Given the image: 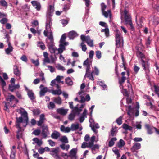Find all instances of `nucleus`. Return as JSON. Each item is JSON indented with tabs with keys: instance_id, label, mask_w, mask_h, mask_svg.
Returning a JSON list of instances; mask_svg holds the SVG:
<instances>
[{
	"instance_id": "1",
	"label": "nucleus",
	"mask_w": 159,
	"mask_h": 159,
	"mask_svg": "<svg viewBox=\"0 0 159 159\" xmlns=\"http://www.w3.org/2000/svg\"><path fill=\"white\" fill-rule=\"evenodd\" d=\"M52 21L50 18L47 19L46 25V29L43 32L45 36L48 37V38L46 39V42L51 53L54 52L53 49L55 47L53 37L51 30Z\"/></svg>"
},
{
	"instance_id": "2",
	"label": "nucleus",
	"mask_w": 159,
	"mask_h": 159,
	"mask_svg": "<svg viewBox=\"0 0 159 159\" xmlns=\"http://www.w3.org/2000/svg\"><path fill=\"white\" fill-rule=\"evenodd\" d=\"M116 40V47L122 46L123 44V37L120 31L117 29L114 32Z\"/></svg>"
},
{
	"instance_id": "3",
	"label": "nucleus",
	"mask_w": 159,
	"mask_h": 159,
	"mask_svg": "<svg viewBox=\"0 0 159 159\" xmlns=\"http://www.w3.org/2000/svg\"><path fill=\"white\" fill-rule=\"evenodd\" d=\"M95 139V137L94 136H93L90 138L89 135L86 134L84 137V140L87 142H84L83 143L81 146L82 148H84L91 147L93 144L92 141Z\"/></svg>"
},
{
	"instance_id": "4",
	"label": "nucleus",
	"mask_w": 159,
	"mask_h": 159,
	"mask_svg": "<svg viewBox=\"0 0 159 159\" xmlns=\"http://www.w3.org/2000/svg\"><path fill=\"white\" fill-rule=\"evenodd\" d=\"M121 14L125 16V24L129 25L131 28H133L131 19L128 13V11L125 10L124 11L121 12Z\"/></svg>"
},
{
	"instance_id": "5",
	"label": "nucleus",
	"mask_w": 159,
	"mask_h": 159,
	"mask_svg": "<svg viewBox=\"0 0 159 159\" xmlns=\"http://www.w3.org/2000/svg\"><path fill=\"white\" fill-rule=\"evenodd\" d=\"M70 107V108L72 109L73 112L75 114H79L80 112L81 111L82 109L84 106V104H82L80 109L78 108V105L74 108L73 107V102H70L69 103Z\"/></svg>"
},
{
	"instance_id": "6",
	"label": "nucleus",
	"mask_w": 159,
	"mask_h": 159,
	"mask_svg": "<svg viewBox=\"0 0 159 159\" xmlns=\"http://www.w3.org/2000/svg\"><path fill=\"white\" fill-rule=\"evenodd\" d=\"M60 152V148L58 147L53 148L50 151V154L55 159H61L58 154Z\"/></svg>"
},
{
	"instance_id": "7",
	"label": "nucleus",
	"mask_w": 159,
	"mask_h": 159,
	"mask_svg": "<svg viewBox=\"0 0 159 159\" xmlns=\"http://www.w3.org/2000/svg\"><path fill=\"white\" fill-rule=\"evenodd\" d=\"M81 39L83 41H85L87 44L90 47L93 46V40L90 38L89 36H86L83 35H82L80 37Z\"/></svg>"
},
{
	"instance_id": "8",
	"label": "nucleus",
	"mask_w": 159,
	"mask_h": 159,
	"mask_svg": "<svg viewBox=\"0 0 159 159\" xmlns=\"http://www.w3.org/2000/svg\"><path fill=\"white\" fill-rule=\"evenodd\" d=\"M141 64L143 69L146 71V73H148L149 71V64L148 62V60L147 59L144 60L142 59L141 60Z\"/></svg>"
},
{
	"instance_id": "9",
	"label": "nucleus",
	"mask_w": 159,
	"mask_h": 159,
	"mask_svg": "<svg viewBox=\"0 0 159 159\" xmlns=\"http://www.w3.org/2000/svg\"><path fill=\"white\" fill-rule=\"evenodd\" d=\"M66 46L63 44L60 43L59 45V48L57 49L55 47L53 49L54 52H51V53H55L57 54L61 53L64 51L65 50V46Z\"/></svg>"
},
{
	"instance_id": "10",
	"label": "nucleus",
	"mask_w": 159,
	"mask_h": 159,
	"mask_svg": "<svg viewBox=\"0 0 159 159\" xmlns=\"http://www.w3.org/2000/svg\"><path fill=\"white\" fill-rule=\"evenodd\" d=\"M5 38L7 39L6 41L8 45V48L6 49L5 52L7 54H9L13 51V48L11 45V43L9 41L10 37L7 34L6 35Z\"/></svg>"
},
{
	"instance_id": "11",
	"label": "nucleus",
	"mask_w": 159,
	"mask_h": 159,
	"mask_svg": "<svg viewBox=\"0 0 159 159\" xmlns=\"http://www.w3.org/2000/svg\"><path fill=\"white\" fill-rule=\"evenodd\" d=\"M20 112L24 119L23 122L25 123L26 125L28 120L27 112L24 109L21 108L20 109Z\"/></svg>"
},
{
	"instance_id": "12",
	"label": "nucleus",
	"mask_w": 159,
	"mask_h": 159,
	"mask_svg": "<svg viewBox=\"0 0 159 159\" xmlns=\"http://www.w3.org/2000/svg\"><path fill=\"white\" fill-rule=\"evenodd\" d=\"M70 128V131H75L78 129H79L80 131H81L82 129L81 125L78 123L72 124Z\"/></svg>"
},
{
	"instance_id": "13",
	"label": "nucleus",
	"mask_w": 159,
	"mask_h": 159,
	"mask_svg": "<svg viewBox=\"0 0 159 159\" xmlns=\"http://www.w3.org/2000/svg\"><path fill=\"white\" fill-rule=\"evenodd\" d=\"M42 133L43 136V137L46 138L47 135L49 134L48 127L46 125H43L42 126Z\"/></svg>"
},
{
	"instance_id": "14",
	"label": "nucleus",
	"mask_w": 159,
	"mask_h": 159,
	"mask_svg": "<svg viewBox=\"0 0 159 159\" xmlns=\"http://www.w3.org/2000/svg\"><path fill=\"white\" fill-rule=\"evenodd\" d=\"M94 73L93 71H92V72L90 71V69H86V72L84 77H88L91 80H93L94 78L93 74Z\"/></svg>"
},
{
	"instance_id": "15",
	"label": "nucleus",
	"mask_w": 159,
	"mask_h": 159,
	"mask_svg": "<svg viewBox=\"0 0 159 159\" xmlns=\"http://www.w3.org/2000/svg\"><path fill=\"white\" fill-rule=\"evenodd\" d=\"M63 78L62 76H57L56 78L51 81V85L54 86V84H56V82L59 83L61 82V80Z\"/></svg>"
},
{
	"instance_id": "16",
	"label": "nucleus",
	"mask_w": 159,
	"mask_h": 159,
	"mask_svg": "<svg viewBox=\"0 0 159 159\" xmlns=\"http://www.w3.org/2000/svg\"><path fill=\"white\" fill-rule=\"evenodd\" d=\"M32 5L37 10H39L41 7V5L39 2L36 1H32L31 2Z\"/></svg>"
},
{
	"instance_id": "17",
	"label": "nucleus",
	"mask_w": 159,
	"mask_h": 159,
	"mask_svg": "<svg viewBox=\"0 0 159 159\" xmlns=\"http://www.w3.org/2000/svg\"><path fill=\"white\" fill-rule=\"evenodd\" d=\"M43 87V85H41L40 86V88L41 89V90L40 92V96L42 97L44 95L45 93L48 91V88L45 87L42 88Z\"/></svg>"
},
{
	"instance_id": "18",
	"label": "nucleus",
	"mask_w": 159,
	"mask_h": 159,
	"mask_svg": "<svg viewBox=\"0 0 159 159\" xmlns=\"http://www.w3.org/2000/svg\"><path fill=\"white\" fill-rule=\"evenodd\" d=\"M46 120L45 118V115L42 114L39 116V121H37V125L39 126H41Z\"/></svg>"
},
{
	"instance_id": "19",
	"label": "nucleus",
	"mask_w": 159,
	"mask_h": 159,
	"mask_svg": "<svg viewBox=\"0 0 159 159\" xmlns=\"http://www.w3.org/2000/svg\"><path fill=\"white\" fill-rule=\"evenodd\" d=\"M145 126L147 129L148 133V134H151L152 133L153 130H156V128L153 127H150L148 124H146Z\"/></svg>"
},
{
	"instance_id": "20",
	"label": "nucleus",
	"mask_w": 159,
	"mask_h": 159,
	"mask_svg": "<svg viewBox=\"0 0 159 159\" xmlns=\"http://www.w3.org/2000/svg\"><path fill=\"white\" fill-rule=\"evenodd\" d=\"M67 109H64L63 108H58L57 109V112L58 114L61 115H66L68 111Z\"/></svg>"
},
{
	"instance_id": "21",
	"label": "nucleus",
	"mask_w": 159,
	"mask_h": 159,
	"mask_svg": "<svg viewBox=\"0 0 159 159\" xmlns=\"http://www.w3.org/2000/svg\"><path fill=\"white\" fill-rule=\"evenodd\" d=\"M6 99L7 101L10 102H11L13 101H15L16 102H18L17 100L15 98V97L11 94H9Z\"/></svg>"
},
{
	"instance_id": "22",
	"label": "nucleus",
	"mask_w": 159,
	"mask_h": 159,
	"mask_svg": "<svg viewBox=\"0 0 159 159\" xmlns=\"http://www.w3.org/2000/svg\"><path fill=\"white\" fill-rule=\"evenodd\" d=\"M25 90L27 91L28 95L30 99L31 100L34 99L35 97L34 96V93L32 90H29L26 87H25Z\"/></svg>"
},
{
	"instance_id": "23",
	"label": "nucleus",
	"mask_w": 159,
	"mask_h": 159,
	"mask_svg": "<svg viewBox=\"0 0 159 159\" xmlns=\"http://www.w3.org/2000/svg\"><path fill=\"white\" fill-rule=\"evenodd\" d=\"M77 150L76 148H73L71 149L69 152V156L71 158L77 157L76 153Z\"/></svg>"
},
{
	"instance_id": "24",
	"label": "nucleus",
	"mask_w": 159,
	"mask_h": 159,
	"mask_svg": "<svg viewBox=\"0 0 159 159\" xmlns=\"http://www.w3.org/2000/svg\"><path fill=\"white\" fill-rule=\"evenodd\" d=\"M141 148V144L139 143H136L134 144V145L131 148V150L133 152H134L136 150L139 149Z\"/></svg>"
},
{
	"instance_id": "25",
	"label": "nucleus",
	"mask_w": 159,
	"mask_h": 159,
	"mask_svg": "<svg viewBox=\"0 0 159 159\" xmlns=\"http://www.w3.org/2000/svg\"><path fill=\"white\" fill-rule=\"evenodd\" d=\"M78 34L75 31H72L69 32L68 37L70 39H73L75 37L77 36Z\"/></svg>"
},
{
	"instance_id": "26",
	"label": "nucleus",
	"mask_w": 159,
	"mask_h": 159,
	"mask_svg": "<svg viewBox=\"0 0 159 159\" xmlns=\"http://www.w3.org/2000/svg\"><path fill=\"white\" fill-rule=\"evenodd\" d=\"M33 140L34 142L33 143V144L36 143L38 146H40L42 144V141L41 140H39L38 138H36L33 139Z\"/></svg>"
},
{
	"instance_id": "27",
	"label": "nucleus",
	"mask_w": 159,
	"mask_h": 159,
	"mask_svg": "<svg viewBox=\"0 0 159 159\" xmlns=\"http://www.w3.org/2000/svg\"><path fill=\"white\" fill-rule=\"evenodd\" d=\"M15 148V146H13L11 150V154L10 156V159H15L16 154Z\"/></svg>"
},
{
	"instance_id": "28",
	"label": "nucleus",
	"mask_w": 159,
	"mask_h": 159,
	"mask_svg": "<svg viewBox=\"0 0 159 159\" xmlns=\"http://www.w3.org/2000/svg\"><path fill=\"white\" fill-rule=\"evenodd\" d=\"M19 87V84H11L9 85V89L11 92H13L16 89H18Z\"/></svg>"
},
{
	"instance_id": "29",
	"label": "nucleus",
	"mask_w": 159,
	"mask_h": 159,
	"mask_svg": "<svg viewBox=\"0 0 159 159\" xmlns=\"http://www.w3.org/2000/svg\"><path fill=\"white\" fill-rule=\"evenodd\" d=\"M89 122L90 123V126L91 127L92 130L96 134L98 133V131L94 129V122L93 119L90 118L89 119Z\"/></svg>"
},
{
	"instance_id": "30",
	"label": "nucleus",
	"mask_w": 159,
	"mask_h": 159,
	"mask_svg": "<svg viewBox=\"0 0 159 159\" xmlns=\"http://www.w3.org/2000/svg\"><path fill=\"white\" fill-rule=\"evenodd\" d=\"M66 38V35L65 34H63L60 39V43L63 44L65 45H68L69 43L68 42H65V40Z\"/></svg>"
},
{
	"instance_id": "31",
	"label": "nucleus",
	"mask_w": 159,
	"mask_h": 159,
	"mask_svg": "<svg viewBox=\"0 0 159 159\" xmlns=\"http://www.w3.org/2000/svg\"><path fill=\"white\" fill-rule=\"evenodd\" d=\"M52 99L55 103L58 104H61L62 103L61 99L59 96L57 97H53Z\"/></svg>"
},
{
	"instance_id": "32",
	"label": "nucleus",
	"mask_w": 159,
	"mask_h": 159,
	"mask_svg": "<svg viewBox=\"0 0 159 159\" xmlns=\"http://www.w3.org/2000/svg\"><path fill=\"white\" fill-rule=\"evenodd\" d=\"M61 130L65 133H68L70 131V127H65L64 125H61L60 128Z\"/></svg>"
},
{
	"instance_id": "33",
	"label": "nucleus",
	"mask_w": 159,
	"mask_h": 159,
	"mask_svg": "<svg viewBox=\"0 0 159 159\" xmlns=\"http://www.w3.org/2000/svg\"><path fill=\"white\" fill-rule=\"evenodd\" d=\"M55 61L56 59L55 58H52L51 60H50L48 57L45 58L43 60L44 63H53Z\"/></svg>"
},
{
	"instance_id": "34",
	"label": "nucleus",
	"mask_w": 159,
	"mask_h": 159,
	"mask_svg": "<svg viewBox=\"0 0 159 159\" xmlns=\"http://www.w3.org/2000/svg\"><path fill=\"white\" fill-rule=\"evenodd\" d=\"M60 136V134L58 132L54 131L51 134V137L54 139H57Z\"/></svg>"
},
{
	"instance_id": "35",
	"label": "nucleus",
	"mask_w": 159,
	"mask_h": 159,
	"mask_svg": "<svg viewBox=\"0 0 159 159\" xmlns=\"http://www.w3.org/2000/svg\"><path fill=\"white\" fill-rule=\"evenodd\" d=\"M126 78L125 76L122 77L121 79H119V82L120 84V88H122L123 89V86L122 84L124 83L125 80H126Z\"/></svg>"
},
{
	"instance_id": "36",
	"label": "nucleus",
	"mask_w": 159,
	"mask_h": 159,
	"mask_svg": "<svg viewBox=\"0 0 159 159\" xmlns=\"http://www.w3.org/2000/svg\"><path fill=\"white\" fill-rule=\"evenodd\" d=\"M37 45L38 47H40L42 50H44L46 47L44 43L42 41H39L37 42Z\"/></svg>"
},
{
	"instance_id": "37",
	"label": "nucleus",
	"mask_w": 159,
	"mask_h": 159,
	"mask_svg": "<svg viewBox=\"0 0 159 159\" xmlns=\"http://www.w3.org/2000/svg\"><path fill=\"white\" fill-rule=\"evenodd\" d=\"M123 128L126 130H132L133 128L131 126L128 125L126 124H123L122 125Z\"/></svg>"
},
{
	"instance_id": "38",
	"label": "nucleus",
	"mask_w": 159,
	"mask_h": 159,
	"mask_svg": "<svg viewBox=\"0 0 159 159\" xmlns=\"http://www.w3.org/2000/svg\"><path fill=\"white\" fill-rule=\"evenodd\" d=\"M83 65L86 67V69H90V63L89 62L88 58L84 62Z\"/></svg>"
},
{
	"instance_id": "39",
	"label": "nucleus",
	"mask_w": 159,
	"mask_h": 159,
	"mask_svg": "<svg viewBox=\"0 0 159 159\" xmlns=\"http://www.w3.org/2000/svg\"><path fill=\"white\" fill-rule=\"evenodd\" d=\"M95 141V139H94L92 141L93 144L92 145L91 147H89V148H91V150L92 151L93 153H94L93 152L96 149H98L99 148V146L97 144L93 145V143Z\"/></svg>"
},
{
	"instance_id": "40",
	"label": "nucleus",
	"mask_w": 159,
	"mask_h": 159,
	"mask_svg": "<svg viewBox=\"0 0 159 159\" xmlns=\"http://www.w3.org/2000/svg\"><path fill=\"white\" fill-rule=\"evenodd\" d=\"M134 108H132L130 106H129L128 107V114L131 116L134 113Z\"/></svg>"
},
{
	"instance_id": "41",
	"label": "nucleus",
	"mask_w": 159,
	"mask_h": 159,
	"mask_svg": "<svg viewBox=\"0 0 159 159\" xmlns=\"http://www.w3.org/2000/svg\"><path fill=\"white\" fill-rule=\"evenodd\" d=\"M116 140L117 139L115 137L111 138L109 142V146L110 147L112 146L114 144L115 142L116 141Z\"/></svg>"
},
{
	"instance_id": "42",
	"label": "nucleus",
	"mask_w": 159,
	"mask_h": 159,
	"mask_svg": "<svg viewBox=\"0 0 159 159\" xmlns=\"http://www.w3.org/2000/svg\"><path fill=\"white\" fill-rule=\"evenodd\" d=\"M117 127H112L111 131V135L113 136L116 135V133Z\"/></svg>"
},
{
	"instance_id": "43",
	"label": "nucleus",
	"mask_w": 159,
	"mask_h": 159,
	"mask_svg": "<svg viewBox=\"0 0 159 159\" xmlns=\"http://www.w3.org/2000/svg\"><path fill=\"white\" fill-rule=\"evenodd\" d=\"M51 92L54 95H59L61 93V91L60 89L57 90H51Z\"/></svg>"
},
{
	"instance_id": "44",
	"label": "nucleus",
	"mask_w": 159,
	"mask_h": 159,
	"mask_svg": "<svg viewBox=\"0 0 159 159\" xmlns=\"http://www.w3.org/2000/svg\"><path fill=\"white\" fill-rule=\"evenodd\" d=\"M137 55L138 57L141 58V60L142 59H146L145 58V56L144 54L142 53L141 52L138 51L137 52Z\"/></svg>"
},
{
	"instance_id": "45",
	"label": "nucleus",
	"mask_w": 159,
	"mask_h": 159,
	"mask_svg": "<svg viewBox=\"0 0 159 159\" xmlns=\"http://www.w3.org/2000/svg\"><path fill=\"white\" fill-rule=\"evenodd\" d=\"M83 93H82V91H80L79 92V95H80L81 97V100L80 101L81 102H84L85 100V99L84 98V96H83V95H84V94H83Z\"/></svg>"
},
{
	"instance_id": "46",
	"label": "nucleus",
	"mask_w": 159,
	"mask_h": 159,
	"mask_svg": "<svg viewBox=\"0 0 159 159\" xmlns=\"http://www.w3.org/2000/svg\"><path fill=\"white\" fill-rule=\"evenodd\" d=\"M125 144V141L122 139H120L118 143V145L119 148H121L124 146Z\"/></svg>"
},
{
	"instance_id": "47",
	"label": "nucleus",
	"mask_w": 159,
	"mask_h": 159,
	"mask_svg": "<svg viewBox=\"0 0 159 159\" xmlns=\"http://www.w3.org/2000/svg\"><path fill=\"white\" fill-rule=\"evenodd\" d=\"M47 106L49 109H52L55 107V105L53 102H51L48 104Z\"/></svg>"
},
{
	"instance_id": "48",
	"label": "nucleus",
	"mask_w": 159,
	"mask_h": 159,
	"mask_svg": "<svg viewBox=\"0 0 159 159\" xmlns=\"http://www.w3.org/2000/svg\"><path fill=\"white\" fill-rule=\"evenodd\" d=\"M102 32H104L106 37H108L109 36V30L108 28H106L105 29L101 30Z\"/></svg>"
},
{
	"instance_id": "49",
	"label": "nucleus",
	"mask_w": 159,
	"mask_h": 159,
	"mask_svg": "<svg viewBox=\"0 0 159 159\" xmlns=\"http://www.w3.org/2000/svg\"><path fill=\"white\" fill-rule=\"evenodd\" d=\"M123 118V116H120L119 117L116 119V121L119 125H120L122 124Z\"/></svg>"
},
{
	"instance_id": "50",
	"label": "nucleus",
	"mask_w": 159,
	"mask_h": 159,
	"mask_svg": "<svg viewBox=\"0 0 159 159\" xmlns=\"http://www.w3.org/2000/svg\"><path fill=\"white\" fill-rule=\"evenodd\" d=\"M60 147L63 150H68L70 146L68 144L66 145L65 144H62L60 145Z\"/></svg>"
},
{
	"instance_id": "51",
	"label": "nucleus",
	"mask_w": 159,
	"mask_h": 159,
	"mask_svg": "<svg viewBox=\"0 0 159 159\" xmlns=\"http://www.w3.org/2000/svg\"><path fill=\"white\" fill-rule=\"evenodd\" d=\"M54 6H52L50 5L49 6V7L48 10V12L50 13V15H51V14L54 12Z\"/></svg>"
},
{
	"instance_id": "52",
	"label": "nucleus",
	"mask_w": 159,
	"mask_h": 159,
	"mask_svg": "<svg viewBox=\"0 0 159 159\" xmlns=\"http://www.w3.org/2000/svg\"><path fill=\"white\" fill-rule=\"evenodd\" d=\"M112 151L117 156V157H120V155L118 149L116 148H113L112 149Z\"/></svg>"
},
{
	"instance_id": "53",
	"label": "nucleus",
	"mask_w": 159,
	"mask_h": 159,
	"mask_svg": "<svg viewBox=\"0 0 159 159\" xmlns=\"http://www.w3.org/2000/svg\"><path fill=\"white\" fill-rule=\"evenodd\" d=\"M102 12L103 15L106 18L108 17L109 16H111V11L110 10H108L107 12L104 11Z\"/></svg>"
},
{
	"instance_id": "54",
	"label": "nucleus",
	"mask_w": 159,
	"mask_h": 159,
	"mask_svg": "<svg viewBox=\"0 0 159 159\" xmlns=\"http://www.w3.org/2000/svg\"><path fill=\"white\" fill-rule=\"evenodd\" d=\"M56 67L58 70L61 71H64L65 70V68L62 66L60 64H57L56 66Z\"/></svg>"
},
{
	"instance_id": "55",
	"label": "nucleus",
	"mask_w": 159,
	"mask_h": 159,
	"mask_svg": "<svg viewBox=\"0 0 159 159\" xmlns=\"http://www.w3.org/2000/svg\"><path fill=\"white\" fill-rule=\"evenodd\" d=\"M0 5L4 7H7L8 4L5 0H0Z\"/></svg>"
},
{
	"instance_id": "56",
	"label": "nucleus",
	"mask_w": 159,
	"mask_h": 159,
	"mask_svg": "<svg viewBox=\"0 0 159 159\" xmlns=\"http://www.w3.org/2000/svg\"><path fill=\"white\" fill-rule=\"evenodd\" d=\"M96 56L97 58L98 59H100L102 57V53L100 51H97L96 52Z\"/></svg>"
},
{
	"instance_id": "57",
	"label": "nucleus",
	"mask_w": 159,
	"mask_h": 159,
	"mask_svg": "<svg viewBox=\"0 0 159 159\" xmlns=\"http://www.w3.org/2000/svg\"><path fill=\"white\" fill-rule=\"evenodd\" d=\"M60 141L63 143H68V140L66 136H62L60 139Z\"/></svg>"
},
{
	"instance_id": "58",
	"label": "nucleus",
	"mask_w": 159,
	"mask_h": 159,
	"mask_svg": "<svg viewBox=\"0 0 159 159\" xmlns=\"http://www.w3.org/2000/svg\"><path fill=\"white\" fill-rule=\"evenodd\" d=\"M66 82L68 85H71L72 84V82L70 77L66 79Z\"/></svg>"
},
{
	"instance_id": "59",
	"label": "nucleus",
	"mask_w": 159,
	"mask_h": 159,
	"mask_svg": "<svg viewBox=\"0 0 159 159\" xmlns=\"http://www.w3.org/2000/svg\"><path fill=\"white\" fill-rule=\"evenodd\" d=\"M154 88L155 92L159 97V93H158V92H159V87L154 85Z\"/></svg>"
},
{
	"instance_id": "60",
	"label": "nucleus",
	"mask_w": 159,
	"mask_h": 159,
	"mask_svg": "<svg viewBox=\"0 0 159 159\" xmlns=\"http://www.w3.org/2000/svg\"><path fill=\"white\" fill-rule=\"evenodd\" d=\"M81 46L82 47V49L83 51L85 52L87 50V48L86 46L84 44V41H82L81 43Z\"/></svg>"
},
{
	"instance_id": "61",
	"label": "nucleus",
	"mask_w": 159,
	"mask_h": 159,
	"mask_svg": "<svg viewBox=\"0 0 159 159\" xmlns=\"http://www.w3.org/2000/svg\"><path fill=\"white\" fill-rule=\"evenodd\" d=\"M17 133L16 137L18 139H19L21 137L22 133L20 129H19L18 131L17 132Z\"/></svg>"
},
{
	"instance_id": "62",
	"label": "nucleus",
	"mask_w": 159,
	"mask_h": 159,
	"mask_svg": "<svg viewBox=\"0 0 159 159\" xmlns=\"http://www.w3.org/2000/svg\"><path fill=\"white\" fill-rule=\"evenodd\" d=\"M14 74L16 76H19L20 75V73L17 67L14 69Z\"/></svg>"
},
{
	"instance_id": "63",
	"label": "nucleus",
	"mask_w": 159,
	"mask_h": 159,
	"mask_svg": "<svg viewBox=\"0 0 159 159\" xmlns=\"http://www.w3.org/2000/svg\"><path fill=\"white\" fill-rule=\"evenodd\" d=\"M40 133L41 130L40 129H36L33 131L32 134L35 135L37 136L39 135Z\"/></svg>"
},
{
	"instance_id": "64",
	"label": "nucleus",
	"mask_w": 159,
	"mask_h": 159,
	"mask_svg": "<svg viewBox=\"0 0 159 159\" xmlns=\"http://www.w3.org/2000/svg\"><path fill=\"white\" fill-rule=\"evenodd\" d=\"M98 84L100 86H102L103 88V90H104L106 88H107L106 85L104 84V83L102 81H98Z\"/></svg>"
}]
</instances>
